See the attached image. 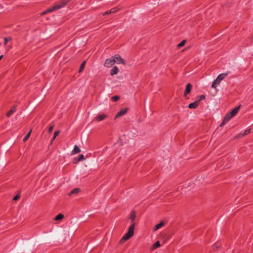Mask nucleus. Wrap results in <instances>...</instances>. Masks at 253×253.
Listing matches in <instances>:
<instances>
[{"label":"nucleus","mask_w":253,"mask_h":253,"mask_svg":"<svg viewBox=\"0 0 253 253\" xmlns=\"http://www.w3.org/2000/svg\"><path fill=\"white\" fill-rule=\"evenodd\" d=\"M55 138H54V136H53V137L51 138V141H53Z\"/></svg>","instance_id":"nucleus-36"},{"label":"nucleus","mask_w":253,"mask_h":253,"mask_svg":"<svg viewBox=\"0 0 253 253\" xmlns=\"http://www.w3.org/2000/svg\"><path fill=\"white\" fill-rule=\"evenodd\" d=\"M166 224V222L162 221L160 223L156 224L154 227L153 228L154 231H157L160 228H161L162 227L164 226Z\"/></svg>","instance_id":"nucleus-10"},{"label":"nucleus","mask_w":253,"mask_h":253,"mask_svg":"<svg viewBox=\"0 0 253 253\" xmlns=\"http://www.w3.org/2000/svg\"><path fill=\"white\" fill-rule=\"evenodd\" d=\"M250 130L251 129H246L244 133H240L239 134H238V135L237 136V138H241L243 136H244L247 134H248L249 133H250Z\"/></svg>","instance_id":"nucleus-15"},{"label":"nucleus","mask_w":253,"mask_h":253,"mask_svg":"<svg viewBox=\"0 0 253 253\" xmlns=\"http://www.w3.org/2000/svg\"><path fill=\"white\" fill-rule=\"evenodd\" d=\"M136 217L135 213L134 211H132L130 213L129 219L130 220V221L133 222L134 220L135 219V218Z\"/></svg>","instance_id":"nucleus-18"},{"label":"nucleus","mask_w":253,"mask_h":253,"mask_svg":"<svg viewBox=\"0 0 253 253\" xmlns=\"http://www.w3.org/2000/svg\"><path fill=\"white\" fill-rule=\"evenodd\" d=\"M49 12H47V9L43 12V14H46V13H49Z\"/></svg>","instance_id":"nucleus-35"},{"label":"nucleus","mask_w":253,"mask_h":253,"mask_svg":"<svg viewBox=\"0 0 253 253\" xmlns=\"http://www.w3.org/2000/svg\"><path fill=\"white\" fill-rule=\"evenodd\" d=\"M115 63V61L113 59V56H112L110 58L107 59L105 60L104 63V66L107 68L111 67Z\"/></svg>","instance_id":"nucleus-5"},{"label":"nucleus","mask_w":253,"mask_h":253,"mask_svg":"<svg viewBox=\"0 0 253 253\" xmlns=\"http://www.w3.org/2000/svg\"><path fill=\"white\" fill-rule=\"evenodd\" d=\"M80 152H81L80 148L77 145H75L74 146V149L72 151L71 153H72V155H74V154H78V153H80Z\"/></svg>","instance_id":"nucleus-16"},{"label":"nucleus","mask_w":253,"mask_h":253,"mask_svg":"<svg viewBox=\"0 0 253 253\" xmlns=\"http://www.w3.org/2000/svg\"><path fill=\"white\" fill-rule=\"evenodd\" d=\"M161 246V244L160 243V242L159 241H157L156 243H155L153 246H152V248H153V249H156L159 247H160Z\"/></svg>","instance_id":"nucleus-23"},{"label":"nucleus","mask_w":253,"mask_h":253,"mask_svg":"<svg viewBox=\"0 0 253 253\" xmlns=\"http://www.w3.org/2000/svg\"><path fill=\"white\" fill-rule=\"evenodd\" d=\"M120 97L119 96L116 95V96H114L112 97L111 100L113 102H117V101H118L120 99Z\"/></svg>","instance_id":"nucleus-26"},{"label":"nucleus","mask_w":253,"mask_h":253,"mask_svg":"<svg viewBox=\"0 0 253 253\" xmlns=\"http://www.w3.org/2000/svg\"><path fill=\"white\" fill-rule=\"evenodd\" d=\"M118 10H119V9L118 8H117V7L112 8L110 10H108L107 11H106L105 12H104L103 14V16H105V15H107L108 14H110L111 13H115V12H117L118 11Z\"/></svg>","instance_id":"nucleus-8"},{"label":"nucleus","mask_w":253,"mask_h":253,"mask_svg":"<svg viewBox=\"0 0 253 253\" xmlns=\"http://www.w3.org/2000/svg\"><path fill=\"white\" fill-rule=\"evenodd\" d=\"M241 107V105H239L238 106H237L235 108H234L231 111V113L233 114V115L235 116L236 114L238 112L239 110H240V108Z\"/></svg>","instance_id":"nucleus-17"},{"label":"nucleus","mask_w":253,"mask_h":253,"mask_svg":"<svg viewBox=\"0 0 253 253\" xmlns=\"http://www.w3.org/2000/svg\"><path fill=\"white\" fill-rule=\"evenodd\" d=\"M85 63H86L85 61H84V62H82V63L81 64V65H80V69L79 70V73L83 72V71L84 70V68Z\"/></svg>","instance_id":"nucleus-21"},{"label":"nucleus","mask_w":253,"mask_h":253,"mask_svg":"<svg viewBox=\"0 0 253 253\" xmlns=\"http://www.w3.org/2000/svg\"><path fill=\"white\" fill-rule=\"evenodd\" d=\"M60 131H56L54 133V138H56L57 136H58L59 134Z\"/></svg>","instance_id":"nucleus-32"},{"label":"nucleus","mask_w":253,"mask_h":253,"mask_svg":"<svg viewBox=\"0 0 253 253\" xmlns=\"http://www.w3.org/2000/svg\"><path fill=\"white\" fill-rule=\"evenodd\" d=\"M20 198V196L19 194H17L13 198V201H17L19 200Z\"/></svg>","instance_id":"nucleus-29"},{"label":"nucleus","mask_w":253,"mask_h":253,"mask_svg":"<svg viewBox=\"0 0 253 253\" xmlns=\"http://www.w3.org/2000/svg\"><path fill=\"white\" fill-rule=\"evenodd\" d=\"M186 42V41L185 40L182 41L179 43H178L177 44V47L178 48H181V47L185 45Z\"/></svg>","instance_id":"nucleus-24"},{"label":"nucleus","mask_w":253,"mask_h":253,"mask_svg":"<svg viewBox=\"0 0 253 253\" xmlns=\"http://www.w3.org/2000/svg\"><path fill=\"white\" fill-rule=\"evenodd\" d=\"M119 69L117 66H115L113 68V69L110 71V75L111 76H114V75H116L119 72Z\"/></svg>","instance_id":"nucleus-14"},{"label":"nucleus","mask_w":253,"mask_h":253,"mask_svg":"<svg viewBox=\"0 0 253 253\" xmlns=\"http://www.w3.org/2000/svg\"><path fill=\"white\" fill-rule=\"evenodd\" d=\"M70 0H60L55 4L47 8V12H52L61 8L65 6Z\"/></svg>","instance_id":"nucleus-2"},{"label":"nucleus","mask_w":253,"mask_h":253,"mask_svg":"<svg viewBox=\"0 0 253 253\" xmlns=\"http://www.w3.org/2000/svg\"><path fill=\"white\" fill-rule=\"evenodd\" d=\"M135 223L133 222L129 227L127 232L122 238L120 241V244H123L126 241L130 239L134 234Z\"/></svg>","instance_id":"nucleus-1"},{"label":"nucleus","mask_w":253,"mask_h":253,"mask_svg":"<svg viewBox=\"0 0 253 253\" xmlns=\"http://www.w3.org/2000/svg\"><path fill=\"white\" fill-rule=\"evenodd\" d=\"M107 116L106 114H103L98 116L95 118V120L98 122L101 121L106 118Z\"/></svg>","instance_id":"nucleus-11"},{"label":"nucleus","mask_w":253,"mask_h":253,"mask_svg":"<svg viewBox=\"0 0 253 253\" xmlns=\"http://www.w3.org/2000/svg\"><path fill=\"white\" fill-rule=\"evenodd\" d=\"M81 191L80 189L79 188H76L73 189L69 193V195L70 196L72 194H75L78 193Z\"/></svg>","instance_id":"nucleus-19"},{"label":"nucleus","mask_w":253,"mask_h":253,"mask_svg":"<svg viewBox=\"0 0 253 253\" xmlns=\"http://www.w3.org/2000/svg\"><path fill=\"white\" fill-rule=\"evenodd\" d=\"M192 86L191 84L188 83L186 84V88H185V90L184 93V96H186L187 94H189L190 92V91L192 89Z\"/></svg>","instance_id":"nucleus-9"},{"label":"nucleus","mask_w":253,"mask_h":253,"mask_svg":"<svg viewBox=\"0 0 253 253\" xmlns=\"http://www.w3.org/2000/svg\"><path fill=\"white\" fill-rule=\"evenodd\" d=\"M2 57H3V55L0 56V60L2 58Z\"/></svg>","instance_id":"nucleus-37"},{"label":"nucleus","mask_w":253,"mask_h":253,"mask_svg":"<svg viewBox=\"0 0 253 253\" xmlns=\"http://www.w3.org/2000/svg\"><path fill=\"white\" fill-rule=\"evenodd\" d=\"M128 109L126 108L125 109H122L120 110L115 116V119H117L119 118L124 115H125L127 112Z\"/></svg>","instance_id":"nucleus-6"},{"label":"nucleus","mask_w":253,"mask_h":253,"mask_svg":"<svg viewBox=\"0 0 253 253\" xmlns=\"http://www.w3.org/2000/svg\"><path fill=\"white\" fill-rule=\"evenodd\" d=\"M205 98H206V96H205V95L202 94V95H201L199 96H198V97H197V100H196V101H198V103L199 104V103L201 101H202V100H203L205 99Z\"/></svg>","instance_id":"nucleus-20"},{"label":"nucleus","mask_w":253,"mask_h":253,"mask_svg":"<svg viewBox=\"0 0 253 253\" xmlns=\"http://www.w3.org/2000/svg\"><path fill=\"white\" fill-rule=\"evenodd\" d=\"M54 128V125L50 126L48 129V131L49 133H50L52 131L53 129Z\"/></svg>","instance_id":"nucleus-30"},{"label":"nucleus","mask_w":253,"mask_h":253,"mask_svg":"<svg viewBox=\"0 0 253 253\" xmlns=\"http://www.w3.org/2000/svg\"><path fill=\"white\" fill-rule=\"evenodd\" d=\"M227 122L226 121H225V120L223 119V121L220 125V127L223 126Z\"/></svg>","instance_id":"nucleus-31"},{"label":"nucleus","mask_w":253,"mask_h":253,"mask_svg":"<svg viewBox=\"0 0 253 253\" xmlns=\"http://www.w3.org/2000/svg\"><path fill=\"white\" fill-rule=\"evenodd\" d=\"M4 44L5 45L7 44V43L11 40V39L10 37H5V38H4Z\"/></svg>","instance_id":"nucleus-28"},{"label":"nucleus","mask_w":253,"mask_h":253,"mask_svg":"<svg viewBox=\"0 0 253 253\" xmlns=\"http://www.w3.org/2000/svg\"><path fill=\"white\" fill-rule=\"evenodd\" d=\"M16 111V106H13L12 107V108L10 109V110L7 113L6 116L7 117H10Z\"/></svg>","instance_id":"nucleus-12"},{"label":"nucleus","mask_w":253,"mask_h":253,"mask_svg":"<svg viewBox=\"0 0 253 253\" xmlns=\"http://www.w3.org/2000/svg\"><path fill=\"white\" fill-rule=\"evenodd\" d=\"M228 114L229 115V116H230V117H231V118H232V117H233L234 116V115H233V114H232L231 112H229V113H228Z\"/></svg>","instance_id":"nucleus-33"},{"label":"nucleus","mask_w":253,"mask_h":253,"mask_svg":"<svg viewBox=\"0 0 253 253\" xmlns=\"http://www.w3.org/2000/svg\"><path fill=\"white\" fill-rule=\"evenodd\" d=\"M228 75L227 73H222L219 74L216 79L214 80L211 84V87L213 88H216V85L219 84L221 81L225 79Z\"/></svg>","instance_id":"nucleus-3"},{"label":"nucleus","mask_w":253,"mask_h":253,"mask_svg":"<svg viewBox=\"0 0 253 253\" xmlns=\"http://www.w3.org/2000/svg\"><path fill=\"white\" fill-rule=\"evenodd\" d=\"M113 59L115 61V63L117 64L122 63L124 65L126 64V61L121 58V57L119 54H116L114 56H113Z\"/></svg>","instance_id":"nucleus-4"},{"label":"nucleus","mask_w":253,"mask_h":253,"mask_svg":"<svg viewBox=\"0 0 253 253\" xmlns=\"http://www.w3.org/2000/svg\"><path fill=\"white\" fill-rule=\"evenodd\" d=\"M31 133V130L23 138V141L26 142L29 138Z\"/></svg>","instance_id":"nucleus-25"},{"label":"nucleus","mask_w":253,"mask_h":253,"mask_svg":"<svg viewBox=\"0 0 253 253\" xmlns=\"http://www.w3.org/2000/svg\"><path fill=\"white\" fill-rule=\"evenodd\" d=\"M228 114L229 115V116H230V117H231V118H232V117H233L234 116V115H233V114H232L231 112H229V113H228Z\"/></svg>","instance_id":"nucleus-34"},{"label":"nucleus","mask_w":253,"mask_h":253,"mask_svg":"<svg viewBox=\"0 0 253 253\" xmlns=\"http://www.w3.org/2000/svg\"><path fill=\"white\" fill-rule=\"evenodd\" d=\"M84 160H85L84 156L82 154H80L78 156V157L74 158V159L73 160V163L77 164L78 162H79L80 161H83Z\"/></svg>","instance_id":"nucleus-7"},{"label":"nucleus","mask_w":253,"mask_h":253,"mask_svg":"<svg viewBox=\"0 0 253 253\" xmlns=\"http://www.w3.org/2000/svg\"><path fill=\"white\" fill-rule=\"evenodd\" d=\"M64 217V215L61 214V213H59L58 214H57L55 217V220L56 221H57V220H61Z\"/></svg>","instance_id":"nucleus-22"},{"label":"nucleus","mask_w":253,"mask_h":253,"mask_svg":"<svg viewBox=\"0 0 253 253\" xmlns=\"http://www.w3.org/2000/svg\"><path fill=\"white\" fill-rule=\"evenodd\" d=\"M231 117H230V116H229V115L228 114H227L224 117V120H225V121H226L227 122H228L230 119H231Z\"/></svg>","instance_id":"nucleus-27"},{"label":"nucleus","mask_w":253,"mask_h":253,"mask_svg":"<svg viewBox=\"0 0 253 253\" xmlns=\"http://www.w3.org/2000/svg\"><path fill=\"white\" fill-rule=\"evenodd\" d=\"M199 104L198 101H194V102L191 103L188 105L189 109H196L198 106Z\"/></svg>","instance_id":"nucleus-13"}]
</instances>
